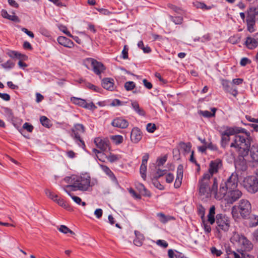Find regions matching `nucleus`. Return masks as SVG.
I'll return each mask as SVG.
<instances>
[{
  "instance_id": "obj_1",
  "label": "nucleus",
  "mask_w": 258,
  "mask_h": 258,
  "mask_svg": "<svg viewBox=\"0 0 258 258\" xmlns=\"http://www.w3.org/2000/svg\"><path fill=\"white\" fill-rule=\"evenodd\" d=\"M63 181L68 183L67 185L62 187L65 192L68 190L76 191H86L90 185V177L87 174H84L82 176L73 175L71 176L66 177Z\"/></svg>"
},
{
  "instance_id": "obj_2",
  "label": "nucleus",
  "mask_w": 258,
  "mask_h": 258,
  "mask_svg": "<svg viewBox=\"0 0 258 258\" xmlns=\"http://www.w3.org/2000/svg\"><path fill=\"white\" fill-rule=\"evenodd\" d=\"M211 174H204L199 180L198 190L200 197L209 198L211 193L217 189L218 183L215 178L210 177Z\"/></svg>"
},
{
  "instance_id": "obj_3",
  "label": "nucleus",
  "mask_w": 258,
  "mask_h": 258,
  "mask_svg": "<svg viewBox=\"0 0 258 258\" xmlns=\"http://www.w3.org/2000/svg\"><path fill=\"white\" fill-rule=\"evenodd\" d=\"M248 138L249 135L246 134L245 136L236 135L234 142L231 144V147L237 148L239 154L243 158L248 155L250 147V142Z\"/></svg>"
},
{
  "instance_id": "obj_4",
  "label": "nucleus",
  "mask_w": 258,
  "mask_h": 258,
  "mask_svg": "<svg viewBox=\"0 0 258 258\" xmlns=\"http://www.w3.org/2000/svg\"><path fill=\"white\" fill-rule=\"evenodd\" d=\"M251 212V205L250 202L246 199H241L237 206L232 208L231 213L233 217H238V214L243 219H246Z\"/></svg>"
},
{
  "instance_id": "obj_5",
  "label": "nucleus",
  "mask_w": 258,
  "mask_h": 258,
  "mask_svg": "<svg viewBox=\"0 0 258 258\" xmlns=\"http://www.w3.org/2000/svg\"><path fill=\"white\" fill-rule=\"evenodd\" d=\"M230 240L232 242L237 243L242 251H250L253 248L252 242L243 235L235 233Z\"/></svg>"
},
{
  "instance_id": "obj_6",
  "label": "nucleus",
  "mask_w": 258,
  "mask_h": 258,
  "mask_svg": "<svg viewBox=\"0 0 258 258\" xmlns=\"http://www.w3.org/2000/svg\"><path fill=\"white\" fill-rule=\"evenodd\" d=\"M217 224L216 229L220 233L227 232L230 226V219L225 214H218L215 218Z\"/></svg>"
},
{
  "instance_id": "obj_7",
  "label": "nucleus",
  "mask_w": 258,
  "mask_h": 258,
  "mask_svg": "<svg viewBox=\"0 0 258 258\" xmlns=\"http://www.w3.org/2000/svg\"><path fill=\"white\" fill-rule=\"evenodd\" d=\"M85 132V127L80 123L75 124L71 130V136L76 141V142H79L81 145L80 146L83 147L85 146V143L81 138L80 135L84 134Z\"/></svg>"
},
{
  "instance_id": "obj_8",
  "label": "nucleus",
  "mask_w": 258,
  "mask_h": 258,
  "mask_svg": "<svg viewBox=\"0 0 258 258\" xmlns=\"http://www.w3.org/2000/svg\"><path fill=\"white\" fill-rule=\"evenodd\" d=\"M243 185L249 192L254 194L258 191V179L253 176H248L244 179Z\"/></svg>"
},
{
  "instance_id": "obj_9",
  "label": "nucleus",
  "mask_w": 258,
  "mask_h": 258,
  "mask_svg": "<svg viewBox=\"0 0 258 258\" xmlns=\"http://www.w3.org/2000/svg\"><path fill=\"white\" fill-rule=\"evenodd\" d=\"M84 65L87 68L89 69V66L90 64L92 67L93 70L97 75H100L105 70L104 65L100 62L92 58H87L84 61Z\"/></svg>"
},
{
  "instance_id": "obj_10",
  "label": "nucleus",
  "mask_w": 258,
  "mask_h": 258,
  "mask_svg": "<svg viewBox=\"0 0 258 258\" xmlns=\"http://www.w3.org/2000/svg\"><path fill=\"white\" fill-rule=\"evenodd\" d=\"M244 129H238V128H229L221 133V146L225 148L229 140V136L234 135L235 133H243Z\"/></svg>"
},
{
  "instance_id": "obj_11",
  "label": "nucleus",
  "mask_w": 258,
  "mask_h": 258,
  "mask_svg": "<svg viewBox=\"0 0 258 258\" xmlns=\"http://www.w3.org/2000/svg\"><path fill=\"white\" fill-rule=\"evenodd\" d=\"M256 14H257V10L255 8H250L247 12L246 21L247 30L250 33L254 31V26L255 23H257Z\"/></svg>"
},
{
  "instance_id": "obj_12",
  "label": "nucleus",
  "mask_w": 258,
  "mask_h": 258,
  "mask_svg": "<svg viewBox=\"0 0 258 258\" xmlns=\"http://www.w3.org/2000/svg\"><path fill=\"white\" fill-rule=\"evenodd\" d=\"M242 192L239 189H231L228 191L227 194L225 196L224 200L226 201L228 204H232L235 202L237 201L241 196Z\"/></svg>"
},
{
  "instance_id": "obj_13",
  "label": "nucleus",
  "mask_w": 258,
  "mask_h": 258,
  "mask_svg": "<svg viewBox=\"0 0 258 258\" xmlns=\"http://www.w3.org/2000/svg\"><path fill=\"white\" fill-rule=\"evenodd\" d=\"M218 189L215 191H213L215 194V197L216 199L220 200L223 198H225V196L227 194L228 191L229 190V187L227 184L223 181L222 182L220 185L219 191Z\"/></svg>"
},
{
  "instance_id": "obj_14",
  "label": "nucleus",
  "mask_w": 258,
  "mask_h": 258,
  "mask_svg": "<svg viewBox=\"0 0 258 258\" xmlns=\"http://www.w3.org/2000/svg\"><path fill=\"white\" fill-rule=\"evenodd\" d=\"M222 161L220 159H216L211 162L210 167L208 172L205 174H211L210 177L212 178L213 175L218 172V170L222 167Z\"/></svg>"
},
{
  "instance_id": "obj_15",
  "label": "nucleus",
  "mask_w": 258,
  "mask_h": 258,
  "mask_svg": "<svg viewBox=\"0 0 258 258\" xmlns=\"http://www.w3.org/2000/svg\"><path fill=\"white\" fill-rule=\"evenodd\" d=\"M94 142L96 147L102 151H107L110 149L109 142L107 139L96 138L94 139Z\"/></svg>"
},
{
  "instance_id": "obj_16",
  "label": "nucleus",
  "mask_w": 258,
  "mask_h": 258,
  "mask_svg": "<svg viewBox=\"0 0 258 258\" xmlns=\"http://www.w3.org/2000/svg\"><path fill=\"white\" fill-rule=\"evenodd\" d=\"M224 182L227 184L229 189L237 188L238 182L237 174L236 172L232 173L227 180Z\"/></svg>"
},
{
  "instance_id": "obj_17",
  "label": "nucleus",
  "mask_w": 258,
  "mask_h": 258,
  "mask_svg": "<svg viewBox=\"0 0 258 258\" xmlns=\"http://www.w3.org/2000/svg\"><path fill=\"white\" fill-rule=\"evenodd\" d=\"M128 122L122 117L116 118L111 122V125L113 126L120 128H126L128 126Z\"/></svg>"
},
{
  "instance_id": "obj_18",
  "label": "nucleus",
  "mask_w": 258,
  "mask_h": 258,
  "mask_svg": "<svg viewBox=\"0 0 258 258\" xmlns=\"http://www.w3.org/2000/svg\"><path fill=\"white\" fill-rule=\"evenodd\" d=\"M183 174V166L182 165L180 164L177 167L176 178L174 184L175 188H179L180 186L182 183Z\"/></svg>"
},
{
  "instance_id": "obj_19",
  "label": "nucleus",
  "mask_w": 258,
  "mask_h": 258,
  "mask_svg": "<svg viewBox=\"0 0 258 258\" xmlns=\"http://www.w3.org/2000/svg\"><path fill=\"white\" fill-rule=\"evenodd\" d=\"M142 138V133L138 127H134L131 134V140L134 143H138Z\"/></svg>"
},
{
  "instance_id": "obj_20",
  "label": "nucleus",
  "mask_w": 258,
  "mask_h": 258,
  "mask_svg": "<svg viewBox=\"0 0 258 258\" xmlns=\"http://www.w3.org/2000/svg\"><path fill=\"white\" fill-rule=\"evenodd\" d=\"M57 41L59 44L66 47L71 48L74 46L73 42L64 36L58 37Z\"/></svg>"
},
{
  "instance_id": "obj_21",
  "label": "nucleus",
  "mask_w": 258,
  "mask_h": 258,
  "mask_svg": "<svg viewBox=\"0 0 258 258\" xmlns=\"http://www.w3.org/2000/svg\"><path fill=\"white\" fill-rule=\"evenodd\" d=\"M114 80L113 79L107 78L102 80V87L108 90L112 91L114 89Z\"/></svg>"
},
{
  "instance_id": "obj_22",
  "label": "nucleus",
  "mask_w": 258,
  "mask_h": 258,
  "mask_svg": "<svg viewBox=\"0 0 258 258\" xmlns=\"http://www.w3.org/2000/svg\"><path fill=\"white\" fill-rule=\"evenodd\" d=\"M135 234L136 238L134 240V244L137 246H142L145 239L144 235L137 230L135 231Z\"/></svg>"
},
{
  "instance_id": "obj_23",
  "label": "nucleus",
  "mask_w": 258,
  "mask_h": 258,
  "mask_svg": "<svg viewBox=\"0 0 258 258\" xmlns=\"http://www.w3.org/2000/svg\"><path fill=\"white\" fill-rule=\"evenodd\" d=\"M244 43L248 48L252 49L257 46L258 41L253 37H247Z\"/></svg>"
},
{
  "instance_id": "obj_24",
  "label": "nucleus",
  "mask_w": 258,
  "mask_h": 258,
  "mask_svg": "<svg viewBox=\"0 0 258 258\" xmlns=\"http://www.w3.org/2000/svg\"><path fill=\"white\" fill-rule=\"evenodd\" d=\"M155 168L156 171L151 173L152 180H157L159 177L165 174L166 172V170H161L157 166L155 167Z\"/></svg>"
},
{
  "instance_id": "obj_25",
  "label": "nucleus",
  "mask_w": 258,
  "mask_h": 258,
  "mask_svg": "<svg viewBox=\"0 0 258 258\" xmlns=\"http://www.w3.org/2000/svg\"><path fill=\"white\" fill-rule=\"evenodd\" d=\"M2 16H3V17L6 18L7 19H9L10 20H11L13 22H19V19L17 16H16L15 15H9L7 11L5 10H3L2 11Z\"/></svg>"
},
{
  "instance_id": "obj_26",
  "label": "nucleus",
  "mask_w": 258,
  "mask_h": 258,
  "mask_svg": "<svg viewBox=\"0 0 258 258\" xmlns=\"http://www.w3.org/2000/svg\"><path fill=\"white\" fill-rule=\"evenodd\" d=\"M217 110V109L216 108H211V111L212 112H210L207 110H200L199 111V113L205 117L210 118L215 116Z\"/></svg>"
},
{
  "instance_id": "obj_27",
  "label": "nucleus",
  "mask_w": 258,
  "mask_h": 258,
  "mask_svg": "<svg viewBox=\"0 0 258 258\" xmlns=\"http://www.w3.org/2000/svg\"><path fill=\"white\" fill-rule=\"evenodd\" d=\"M250 155L253 161L258 163V147H252L250 150Z\"/></svg>"
},
{
  "instance_id": "obj_28",
  "label": "nucleus",
  "mask_w": 258,
  "mask_h": 258,
  "mask_svg": "<svg viewBox=\"0 0 258 258\" xmlns=\"http://www.w3.org/2000/svg\"><path fill=\"white\" fill-rule=\"evenodd\" d=\"M215 208L214 206H212L209 210V213L208 215V221L210 224H213L215 221Z\"/></svg>"
},
{
  "instance_id": "obj_29",
  "label": "nucleus",
  "mask_w": 258,
  "mask_h": 258,
  "mask_svg": "<svg viewBox=\"0 0 258 258\" xmlns=\"http://www.w3.org/2000/svg\"><path fill=\"white\" fill-rule=\"evenodd\" d=\"M132 106L140 115L144 116L145 115V112L142 108H140L139 103L137 101H132Z\"/></svg>"
},
{
  "instance_id": "obj_30",
  "label": "nucleus",
  "mask_w": 258,
  "mask_h": 258,
  "mask_svg": "<svg viewBox=\"0 0 258 258\" xmlns=\"http://www.w3.org/2000/svg\"><path fill=\"white\" fill-rule=\"evenodd\" d=\"M71 101L74 104L76 105H78L81 107H83L84 108V106L86 105V101L85 100L77 98L75 97H72L71 98Z\"/></svg>"
},
{
  "instance_id": "obj_31",
  "label": "nucleus",
  "mask_w": 258,
  "mask_h": 258,
  "mask_svg": "<svg viewBox=\"0 0 258 258\" xmlns=\"http://www.w3.org/2000/svg\"><path fill=\"white\" fill-rule=\"evenodd\" d=\"M249 221V226L251 227L255 226L258 224V216L250 214L247 218Z\"/></svg>"
},
{
  "instance_id": "obj_32",
  "label": "nucleus",
  "mask_w": 258,
  "mask_h": 258,
  "mask_svg": "<svg viewBox=\"0 0 258 258\" xmlns=\"http://www.w3.org/2000/svg\"><path fill=\"white\" fill-rule=\"evenodd\" d=\"M60 206L63 207V208L67 209L68 211L72 210V208L69 205V204L64 201L62 199L57 198L56 201H55Z\"/></svg>"
},
{
  "instance_id": "obj_33",
  "label": "nucleus",
  "mask_w": 258,
  "mask_h": 258,
  "mask_svg": "<svg viewBox=\"0 0 258 258\" xmlns=\"http://www.w3.org/2000/svg\"><path fill=\"white\" fill-rule=\"evenodd\" d=\"M70 190H68V192H66L73 200V201L76 203L78 205H82L83 206H85L86 205V203L84 202H82V200L79 197H77L71 194Z\"/></svg>"
},
{
  "instance_id": "obj_34",
  "label": "nucleus",
  "mask_w": 258,
  "mask_h": 258,
  "mask_svg": "<svg viewBox=\"0 0 258 258\" xmlns=\"http://www.w3.org/2000/svg\"><path fill=\"white\" fill-rule=\"evenodd\" d=\"M138 188H139L141 194L145 196H150V192L147 190L143 184H139L138 186Z\"/></svg>"
},
{
  "instance_id": "obj_35",
  "label": "nucleus",
  "mask_w": 258,
  "mask_h": 258,
  "mask_svg": "<svg viewBox=\"0 0 258 258\" xmlns=\"http://www.w3.org/2000/svg\"><path fill=\"white\" fill-rule=\"evenodd\" d=\"M106 158L110 162L112 163L118 161L120 158V156L110 153L109 155L106 156Z\"/></svg>"
},
{
  "instance_id": "obj_36",
  "label": "nucleus",
  "mask_w": 258,
  "mask_h": 258,
  "mask_svg": "<svg viewBox=\"0 0 258 258\" xmlns=\"http://www.w3.org/2000/svg\"><path fill=\"white\" fill-rule=\"evenodd\" d=\"M45 192L46 196L54 202L56 201L57 198H58L57 195L54 194L48 189H45Z\"/></svg>"
},
{
  "instance_id": "obj_37",
  "label": "nucleus",
  "mask_w": 258,
  "mask_h": 258,
  "mask_svg": "<svg viewBox=\"0 0 258 258\" xmlns=\"http://www.w3.org/2000/svg\"><path fill=\"white\" fill-rule=\"evenodd\" d=\"M169 18H170L171 20L176 25L181 24L183 21L182 17L180 16L174 17L173 16H170Z\"/></svg>"
},
{
  "instance_id": "obj_38",
  "label": "nucleus",
  "mask_w": 258,
  "mask_h": 258,
  "mask_svg": "<svg viewBox=\"0 0 258 258\" xmlns=\"http://www.w3.org/2000/svg\"><path fill=\"white\" fill-rule=\"evenodd\" d=\"M146 170H147V164H144V163H143V164L142 163L141 167H140V173L141 174L142 177L144 180H145L146 177Z\"/></svg>"
},
{
  "instance_id": "obj_39",
  "label": "nucleus",
  "mask_w": 258,
  "mask_h": 258,
  "mask_svg": "<svg viewBox=\"0 0 258 258\" xmlns=\"http://www.w3.org/2000/svg\"><path fill=\"white\" fill-rule=\"evenodd\" d=\"M40 120L42 125L46 127H49L50 120L47 117L42 116L40 117Z\"/></svg>"
},
{
  "instance_id": "obj_40",
  "label": "nucleus",
  "mask_w": 258,
  "mask_h": 258,
  "mask_svg": "<svg viewBox=\"0 0 258 258\" xmlns=\"http://www.w3.org/2000/svg\"><path fill=\"white\" fill-rule=\"evenodd\" d=\"M111 139L116 144H119L123 142V137L120 135L112 136Z\"/></svg>"
},
{
  "instance_id": "obj_41",
  "label": "nucleus",
  "mask_w": 258,
  "mask_h": 258,
  "mask_svg": "<svg viewBox=\"0 0 258 258\" xmlns=\"http://www.w3.org/2000/svg\"><path fill=\"white\" fill-rule=\"evenodd\" d=\"M135 86V83L132 81L127 82L124 84V88L127 91L132 90Z\"/></svg>"
},
{
  "instance_id": "obj_42",
  "label": "nucleus",
  "mask_w": 258,
  "mask_h": 258,
  "mask_svg": "<svg viewBox=\"0 0 258 258\" xmlns=\"http://www.w3.org/2000/svg\"><path fill=\"white\" fill-rule=\"evenodd\" d=\"M198 212L199 215L201 216L202 220H203L205 216V209L202 205L198 206Z\"/></svg>"
},
{
  "instance_id": "obj_43",
  "label": "nucleus",
  "mask_w": 258,
  "mask_h": 258,
  "mask_svg": "<svg viewBox=\"0 0 258 258\" xmlns=\"http://www.w3.org/2000/svg\"><path fill=\"white\" fill-rule=\"evenodd\" d=\"M146 129L148 132L153 133L156 130V126L154 123H149L147 124Z\"/></svg>"
},
{
  "instance_id": "obj_44",
  "label": "nucleus",
  "mask_w": 258,
  "mask_h": 258,
  "mask_svg": "<svg viewBox=\"0 0 258 258\" xmlns=\"http://www.w3.org/2000/svg\"><path fill=\"white\" fill-rule=\"evenodd\" d=\"M102 169L103 170V171L108 176L110 177L113 176V173L110 170V169L106 166L105 165H101V166Z\"/></svg>"
},
{
  "instance_id": "obj_45",
  "label": "nucleus",
  "mask_w": 258,
  "mask_h": 258,
  "mask_svg": "<svg viewBox=\"0 0 258 258\" xmlns=\"http://www.w3.org/2000/svg\"><path fill=\"white\" fill-rule=\"evenodd\" d=\"M15 66V63L11 60H8L6 62L2 64L3 68L5 69H11Z\"/></svg>"
},
{
  "instance_id": "obj_46",
  "label": "nucleus",
  "mask_w": 258,
  "mask_h": 258,
  "mask_svg": "<svg viewBox=\"0 0 258 258\" xmlns=\"http://www.w3.org/2000/svg\"><path fill=\"white\" fill-rule=\"evenodd\" d=\"M5 113L8 116L9 118H12L13 117V113L12 110L8 107L3 108Z\"/></svg>"
},
{
  "instance_id": "obj_47",
  "label": "nucleus",
  "mask_w": 258,
  "mask_h": 258,
  "mask_svg": "<svg viewBox=\"0 0 258 258\" xmlns=\"http://www.w3.org/2000/svg\"><path fill=\"white\" fill-rule=\"evenodd\" d=\"M222 84L223 86L224 90L226 92H227L231 88L230 85V82L227 80H222Z\"/></svg>"
},
{
  "instance_id": "obj_48",
  "label": "nucleus",
  "mask_w": 258,
  "mask_h": 258,
  "mask_svg": "<svg viewBox=\"0 0 258 258\" xmlns=\"http://www.w3.org/2000/svg\"><path fill=\"white\" fill-rule=\"evenodd\" d=\"M191 144L189 143H182L181 144V147L183 148L184 151L186 153H189L191 149Z\"/></svg>"
},
{
  "instance_id": "obj_49",
  "label": "nucleus",
  "mask_w": 258,
  "mask_h": 258,
  "mask_svg": "<svg viewBox=\"0 0 258 258\" xmlns=\"http://www.w3.org/2000/svg\"><path fill=\"white\" fill-rule=\"evenodd\" d=\"M167 160L166 156L158 159L157 161V167H159L165 164Z\"/></svg>"
},
{
  "instance_id": "obj_50",
  "label": "nucleus",
  "mask_w": 258,
  "mask_h": 258,
  "mask_svg": "<svg viewBox=\"0 0 258 258\" xmlns=\"http://www.w3.org/2000/svg\"><path fill=\"white\" fill-rule=\"evenodd\" d=\"M23 128L30 133H31L33 130V125L27 122H25L23 124Z\"/></svg>"
},
{
  "instance_id": "obj_51",
  "label": "nucleus",
  "mask_w": 258,
  "mask_h": 258,
  "mask_svg": "<svg viewBox=\"0 0 258 258\" xmlns=\"http://www.w3.org/2000/svg\"><path fill=\"white\" fill-rule=\"evenodd\" d=\"M197 8H201L202 9L209 10L211 9V7H207L204 3H197L195 5Z\"/></svg>"
},
{
  "instance_id": "obj_52",
  "label": "nucleus",
  "mask_w": 258,
  "mask_h": 258,
  "mask_svg": "<svg viewBox=\"0 0 258 258\" xmlns=\"http://www.w3.org/2000/svg\"><path fill=\"white\" fill-rule=\"evenodd\" d=\"M58 230L61 233L64 234H67L69 231V228L65 225H60L59 227L58 228Z\"/></svg>"
},
{
  "instance_id": "obj_53",
  "label": "nucleus",
  "mask_w": 258,
  "mask_h": 258,
  "mask_svg": "<svg viewBox=\"0 0 258 258\" xmlns=\"http://www.w3.org/2000/svg\"><path fill=\"white\" fill-rule=\"evenodd\" d=\"M211 251L213 254L216 255L217 256H220L222 253L221 250L217 249L215 247H212L211 248Z\"/></svg>"
},
{
  "instance_id": "obj_54",
  "label": "nucleus",
  "mask_w": 258,
  "mask_h": 258,
  "mask_svg": "<svg viewBox=\"0 0 258 258\" xmlns=\"http://www.w3.org/2000/svg\"><path fill=\"white\" fill-rule=\"evenodd\" d=\"M65 34H66L68 36L72 37L73 38V39L78 44H81L82 40L81 39H80L78 36H73L70 32H65Z\"/></svg>"
},
{
  "instance_id": "obj_55",
  "label": "nucleus",
  "mask_w": 258,
  "mask_h": 258,
  "mask_svg": "<svg viewBox=\"0 0 258 258\" xmlns=\"http://www.w3.org/2000/svg\"><path fill=\"white\" fill-rule=\"evenodd\" d=\"M97 10L104 15H109L112 14H116L115 12H111L108 10L105 9H98Z\"/></svg>"
},
{
  "instance_id": "obj_56",
  "label": "nucleus",
  "mask_w": 258,
  "mask_h": 258,
  "mask_svg": "<svg viewBox=\"0 0 258 258\" xmlns=\"http://www.w3.org/2000/svg\"><path fill=\"white\" fill-rule=\"evenodd\" d=\"M128 48L126 45L124 46L123 49L122 51V58L127 59L128 58Z\"/></svg>"
},
{
  "instance_id": "obj_57",
  "label": "nucleus",
  "mask_w": 258,
  "mask_h": 258,
  "mask_svg": "<svg viewBox=\"0 0 258 258\" xmlns=\"http://www.w3.org/2000/svg\"><path fill=\"white\" fill-rule=\"evenodd\" d=\"M168 7L173 10L175 12L177 13H180V11H181L180 8L177 7L176 6L173 5L171 4H169L167 5Z\"/></svg>"
},
{
  "instance_id": "obj_58",
  "label": "nucleus",
  "mask_w": 258,
  "mask_h": 258,
  "mask_svg": "<svg viewBox=\"0 0 258 258\" xmlns=\"http://www.w3.org/2000/svg\"><path fill=\"white\" fill-rule=\"evenodd\" d=\"M157 245L163 247L164 248H166L168 246V243L163 240H158L156 242Z\"/></svg>"
},
{
  "instance_id": "obj_59",
  "label": "nucleus",
  "mask_w": 258,
  "mask_h": 258,
  "mask_svg": "<svg viewBox=\"0 0 258 258\" xmlns=\"http://www.w3.org/2000/svg\"><path fill=\"white\" fill-rule=\"evenodd\" d=\"M8 55L10 57H20L21 54L15 51H11L8 53Z\"/></svg>"
},
{
  "instance_id": "obj_60",
  "label": "nucleus",
  "mask_w": 258,
  "mask_h": 258,
  "mask_svg": "<svg viewBox=\"0 0 258 258\" xmlns=\"http://www.w3.org/2000/svg\"><path fill=\"white\" fill-rule=\"evenodd\" d=\"M157 216L159 218L160 221L161 222L164 223L167 222V220L166 218L165 215L163 213H158Z\"/></svg>"
},
{
  "instance_id": "obj_61",
  "label": "nucleus",
  "mask_w": 258,
  "mask_h": 258,
  "mask_svg": "<svg viewBox=\"0 0 258 258\" xmlns=\"http://www.w3.org/2000/svg\"><path fill=\"white\" fill-rule=\"evenodd\" d=\"M207 149L211 150L216 151L218 150V148L216 145L213 144L212 143H207L206 145Z\"/></svg>"
},
{
  "instance_id": "obj_62",
  "label": "nucleus",
  "mask_w": 258,
  "mask_h": 258,
  "mask_svg": "<svg viewBox=\"0 0 258 258\" xmlns=\"http://www.w3.org/2000/svg\"><path fill=\"white\" fill-rule=\"evenodd\" d=\"M174 175L172 173H168L166 176V181L167 183H171L174 179Z\"/></svg>"
},
{
  "instance_id": "obj_63",
  "label": "nucleus",
  "mask_w": 258,
  "mask_h": 258,
  "mask_svg": "<svg viewBox=\"0 0 258 258\" xmlns=\"http://www.w3.org/2000/svg\"><path fill=\"white\" fill-rule=\"evenodd\" d=\"M129 192L132 195V196L136 199H140L141 196L140 195L136 193V192L132 188L128 189Z\"/></svg>"
},
{
  "instance_id": "obj_64",
  "label": "nucleus",
  "mask_w": 258,
  "mask_h": 258,
  "mask_svg": "<svg viewBox=\"0 0 258 258\" xmlns=\"http://www.w3.org/2000/svg\"><path fill=\"white\" fill-rule=\"evenodd\" d=\"M250 63V60L246 57H243L241 59L240 64L242 66H245L248 63Z\"/></svg>"
}]
</instances>
